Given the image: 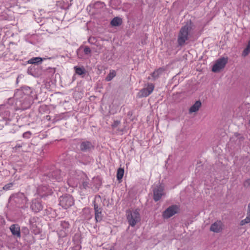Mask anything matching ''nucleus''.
Here are the masks:
<instances>
[{"label": "nucleus", "instance_id": "1", "mask_svg": "<svg viewBox=\"0 0 250 250\" xmlns=\"http://www.w3.org/2000/svg\"><path fill=\"white\" fill-rule=\"evenodd\" d=\"M32 93V90L30 87L25 86L21 90H18L15 93L14 97L17 99H19L20 102L23 104L27 102L29 104H31L32 101V97L31 94Z\"/></svg>", "mask_w": 250, "mask_h": 250}, {"label": "nucleus", "instance_id": "2", "mask_svg": "<svg viewBox=\"0 0 250 250\" xmlns=\"http://www.w3.org/2000/svg\"><path fill=\"white\" fill-rule=\"evenodd\" d=\"M192 26V23L190 21L181 28L177 39V42L179 46H183L186 42L188 40L189 31L191 30Z\"/></svg>", "mask_w": 250, "mask_h": 250}, {"label": "nucleus", "instance_id": "3", "mask_svg": "<svg viewBox=\"0 0 250 250\" xmlns=\"http://www.w3.org/2000/svg\"><path fill=\"white\" fill-rule=\"evenodd\" d=\"M9 200L13 202L19 208H23L27 202V197L24 193L18 192L10 196Z\"/></svg>", "mask_w": 250, "mask_h": 250}, {"label": "nucleus", "instance_id": "4", "mask_svg": "<svg viewBox=\"0 0 250 250\" xmlns=\"http://www.w3.org/2000/svg\"><path fill=\"white\" fill-rule=\"evenodd\" d=\"M126 217L129 225L131 227H134L141 220L140 213L137 209L133 211L127 210Z\"/></svg>", "mask_w": 250, "mask_h": 250}, {"label": "nucleus", "instance_id": "5", "mask_svg": "<svg viewBox=\"0 0 250 250\" xmlns=\"http://www.w3.org/2000/svg\"><path fill=\"white\" fill-rule=\"evenodd\" d=\"M74 198L70 194H65L60 197L59 205L64 209H67L74 205Z\"/></svg>", "mask_w": 250, "mask_h": 250}, {"label": "nucleus", "instance_id": "6", "mask_svg": "<svg viewBox=\"0 0 250 250\" xmlns=\"http://www.w3.org/2000/svg\"><path fill=\"white\" fill-rule=\"evenodd\" d=\"M153 200L155 202L159 201L161 198L165 195L164 186L162 184L157 185L153 189Z\"/></svg>", "mask_w": 250, "mask_h": 250}, {"label": "nucleus", "instance_id": "7", "mask_svg": "<svg viewBox=\"0 0 250 250\" xmlns=\"http://www.w3.org/2000/svg\"><path fill=\"white\" fill-rule=\"evenodd\" d=\"M179 208L176 205H173L168 207L162 214L164 219H168L178 212Z\"/></svg>", "mask_w": 250, "mask_h": 250}, {"label": "nucleus", "instance_id": "8", "mask_svg": "<svg viewBox=\"0 0 250 250\" xmlns=\"http://www.w3.org/2000/svg\"><path fill=\"white\" fill-rule=\"evenodd\" d=\"M228 62V58L224 57L218 59L213 65L212 71L213 72H218L224 68Z\"/></svg>", "mask_w": 250, "mask_h": 250}, {"label": "nucleus", "instance_id": "9", "mask_svg": "<svg viewBox=\"0 0 250 250\" xmlns=\"http://www.w3.org/2000/svg\"><path fill=\"white\" fill-rule=\"evenodd\" d=\"M94 149V146L90 141H83L80 143L79 149L84 153H90Z\"/></svg>", "mask_w": 250, "mask_h": 250}, {"label": "nucleus", "instance_id": "10", "mask_svg": "<svg viewBox=\"0 0 250 250\" xmlns=\"http://www.w3.org/2000/svg\"><path fill=\"white\" fill-rule=\"evenodd\" d=\"M30 208L35 212H39L43 209V206L40 199H34L32 201Z\"/></svg>", "mask_w": 250, "mask_h": 250}, {"label": "nucleus", "instance_id": "11", "mask_svg": "<svg viewBox=\"0 0 250 250\" xmlns=\"http://www.w3.org/2000/svg\"><path fill=\"white\" fill-rule=\"evenodd\" d=\"M46 176L48 177L50 181L56 180L57 181H59L62 179L61 170L58 169H56L49 172L46 175Z\"/></svg>", "mask_w": 250, "mask_h": 250}, {"label": "nucleus", "instance_id": "12", "mask_svg": "<svg viewBox=\"0 0 250 250\" xmlns=\"http://www.w3.org/2000/svg\"><path fill=\"white\" fill-rule=\"evenodd\" d=\"M223 229V224L220 220H218L212 224L210 227L209 230L215 233H219Z\"/></svg>", "mask_w": 250, "mask_h": 250}, {"label": "nucleus", "instance_id": "13", "mask_svg": "<svg viewBox=\"0 0 250 250\" xmlns=\"http://www.w3.org/2000/svg\"><path fill=\"white\" fill-rule=\"evenodd\" d=\"M94 209L95 211V218L97 222H101L103 219V215L102 214V208L99 207L96 203L95 201H93Z\"/></svg>", "mask_w": 250, "mask_h": 250}, {"label": "nucleus", "instance_id": "14", "mask_svg": "<svg viewBox=\"0 0 250 250\" xmlns=\"http://www.w3.org/2000/svg\"><path fill=\"white\" fill-rule=\"evenodd\" d=\"M10 230L14 236L20 238L21 230L20 226L18 224H13L10 227Z\"/></svg>", "mask_w": 250, "mask_h": 250}, {"label": "nucleus", "instance_id": "15", "mask_svg": "<svg viewBox=\"0 0 250 250\" xmlns=\"http://www.w3.org/2000/svg\"><path fill=\"white\" fill-rule=\"evenodd\" d=\"M80 234L79 233H76L73 237V241L75 245L73 247V250H81L82 247L80 244Z\"/></svg>", "mask_w": 250, "mask_h": 250}, {"label": "nucleus", "instance_id": "16", "mask_svg": "<svg viewBox=\"0 0 250 250\" xmlns=\"http://www.w3.org/2000/svg\"><path fill=\"white\" fill-rule=\"evenodd\" d=\"M165 69L164 67H160L155 70L151 75L154 80L158 79L160 75L165 71Z\"/></svg>", "mask_w": 250, "mask_h": 250}, {"label": "nucleus", "instance_id": "17", "mask_svg": "<svg viewBox=\"0 0 250 250\" xmlns=\"http://www.w3.org/2000/svg\"><path fill=\"white\" fill-rule=\"evenodd\" d=\"M30 225V229L34 231L35 234L39 232V229H37V226L35 223L36 222V218L33 217L31 218L29 221Z\"/></svg>", "mask_w": 250, "mask_h": 250}, {"label": "nucleus", "instance_id": "18", "mask_svg": "<svg viewBox=\"0 0 250 250\" xmlns=\"http://www.w3.org/2000/svg\"><path fill=\"white\" fill-rule=\"evenodd\" d=\"M201 106V102L200 101H197L195 104L189 108V112H197Z\"/></svg>", "mask_w": 250, "mask_h": 250}, {"label": "nucleus", "instance_id": "19", "mask_svg": "<svg viewBox=\"0 0 250 250\" xmlns=\"http://www.w3.org/2000/svg\"><path fill=\"white\" fill-rule=\"evenodd\" d=\"M122 19L119 17L114 18L110 22V24L113 26H119L122 24Z\"/></svg>", "mask_w": 250, "mask_h": 250}, {"label": "nucleus", "instance_id": "20", "mask_svg": "<svg viewBox=\"0 0 250 250\" xmlns=\"http://www.w3.org/2000/svg\"><path fill=\"white\" fill-rule=\"evenodd\" d=\"M45 58H42L41 57H34L30 59L28 62L29 63L38 64L42 62L43 60H45Z\"/></svg>", "mask_w": 250, "mask_h": 250}, {"label": "nucleus", "instance_id": "21", "mask_svg": "<svg viewBox=\"0 0 250 250\" xmlns=\"http://www.w3.org/2000/svg\"><path fill=\"white\" fill-rule=\"evenodd\" d=\"M60 225L62 228L64 229L63 231L66 234L70 226L69 222L65 221H61Z\"/></svg>", "mask_w": 250, "mask_h": 250}, {"label": "nucleus", "instance_id": "22", "mask_svg": "<svg viewBox=\"0 0 250 250\" xmlns=\"http://www.w3.org/2000/svg\"><path fill=\"white\" fill-rule=\"evenodd\" d=\"M89 180L87 176L86 175L84 174L82 185L83 188L86 189L87 188L89 187Z\"/></svg>", "mask_w": 250, "mask_h": 250}, {"label": "nucleus", "instance_id": "23", "mask_svg": "<svg viewBox=\"0 0 250 250\" xmlns=\"http://www.w3.org/2000/svg\"><path fill=\"white\" fill-rule=\"evenodd\" d=\"M124 174V169L123 168H119L117 170V178L118 180H120L123 178Z\"/></svg>", "mask_w": 250, "mask_h": 250}, {"label": "nucleus", "instance_id": "24", "mask_svg": "<svg viewBox=\"0 0 250 250\" xmlns=\"http://www.w3.org/2000/svg\"><path fill=\"white\" fill-rule=\"evenodd\" d=\"M250 53V40H249L246 48L243 50L242 55L244 57L247 56Z\"/></svg>", "mask_w": 250, "mask_h": 250}, {"label": "nucleus", "instance_id": "25", "mask_svg": "<svg viewBox=\"0 0 250 250\" xmlns=\"http://www.w3.org/2000/svg\"><path fill=\"white\" fill-rule=\"evenodd\" d=\"M74 69L75 70V72L76 74L81 75L84 73L85 69L83 68H81L78 66H75Z\"/></svg>", "mask_w": 250, "mask_h": 250}, {"label": "nucleus", "instance_id": "26", "mask_svg": "<svg viewBox=\"0 0 250 250\" xmlns=\"http://www.w3.org/2000/svg\"><path fill=\"white\" fill-rule=\"evenodd\" d=\"M47 189V188L45 186L39 187L38 188V191L39 193L42 194V196H45L48 192H46L45 190Z\"/></svg>", "mask_w": 250, "mask_h": 250}, {"label": "nucleus", "instance_id": "27", "mask_svg": "<svg viewBox=\"0 0 250 250\" xmlns=\"http://www.w3.org/2000/svg\"><path fill=\"white\" fill-rule=\"evenodd\" d=\"M116 75L115 72L114 70L110 72L106 76L105 80L107 82L110 81Z\"/></svg>", "mask_w": 250, "mask_h": 250}, {"label": "nucleus", "instance_id": "28", "mask_svg": "<svg viewBox=\"0 0 250 250\" xmlns=\"http://www.w3.org/2000/svg\"><path fill=\"white\" fill-rule=\"evenodd\" d=\"M104 3L100 1L95 2L93 5V7L95 9H99L103 8L104 6Z\"/></svg>", "mask_w": 250, "mask_h": 250}, {"label": "nucleus", "instance_id": "29", "mask_svg": "<svg viewBox=\"0 0 250 250\" xmlns=\"http://www.w3.org/2000/svg\"><path fill=\"white\" fill-rule=\"evenodd\" d=\"M139 94H140V97H147L150 95L145 88L141 89L139 92Z\"/></svg>", "mask_w": 250, "mask_h": 250}, {"label": "nucleus", "instance_id": "30", "mask_svg": "<svg viewBox=\"0 0 250 250\" xmlns=\"http://www.w3.org/2000/svg\"><path fill=\"white\" fill-rule=\"evenodd\" d=\"M145 88L147 90L149 94H150L154 90V86L152 83H148L147 87Z\"/></svg>", "mask_w": 250, "mask_h": 250}, {"label": "nucleus", "instance_id": "31", "mask_svg": "<svg viewBox=\"0 0 250 250\" xmlns=\"http://www.w3.org/2000/svg\"><path fill=\"white\" fill-rule=\"evenodd\" d=\"M250 222V217L248 216L246 217V218L245 219H243L241 221L240 225L241 226H243L245 225L246 224H248Z\"/></svg>", "mask_w": 250, "mask_h": 250}, {"label": "nucleus", "instance_id": "32", "mask_svg": "<svg viewBox=\"0 0 250 250\" xmlns=\"http://www.w3.org/2000/svg\"><path fill=\"white\" fill-rule=\"evenodd\" d=\"M84 53L85 55H89L91 53V49L88 46H85L83 50Z\"/></svg>", "mask_w": 250, "mask_h": 250}, {"label": "nucleus", "instance_id": "33", "mask_svg": "<svg viewBox=\"0 0 250 250\" xmlns=\"http://www.w3.org/2000/svg\"><path fill=\"white\" fill-rule=\"evenodd\" d=\"M13 186V184L12 183H8L5 185L3 187V189L5 190H9Z\"/></svg>", "mask_w": 250, "mask_h": 250}, {"label": "nucleus", "instance_id": "34", "mask_svg": "<svg viewBox=\"0 0 250 250\" xmlns=\"http://www.w3.org/2000/svg\"><path fill=\"white\" fill-rule=\"evenodd\" d=\"M243 186L245 188H248L250 186V179L246 180L243 184Z\"/></svg>", "mask_w": 250, "mask_h": 250}, {"label": "nucleus", "instance_id": "35", "mask_svg": "<svg viewBox=\"0 0 250 250\" xmlns=\"http://www.w3.org/2000/svg\"><path fill=\"white\" fill-rule=\"evenodd\" d=\"M31 135V133L30 131L24 132L22 134V136L24 138H29Z\"/></svg>", "mask_w": 250, "mask_h": 250}, {"label": "nucleus", "instance_id": "36", "mask_svg": "<svg viewBox=\"0 0 250 250\" xmlns=\"http://www.w3.org/2000/svg\"><path fill=\"white\" fill-rule=\"evenodd\" d=\"M121 122L120 121H114L113 124L112 125V127L113 128L117 127L120 124Z\"/></svg>", "mask_w": 250, "mask_h": 250}, {"label": "nucleus", "instance_id": "37", "mask_svg": "<svg viewBox=\"0 0 250 250\" xmlns=\"http://www.w3.org/2000/svg\"><path fill=\"white\" fill-rule=\"evenodd\" d=\"M21 231L23 233H24L25 235L28 234L29 232V229L27 227H23L22 228Z\"/></svg>", "mask_w": 250, "mask_h": 250}, {"label": "nucleus", "instance_id": "38", "mask_svg": "<svg viewBox=\"0 0 250 250\" xmlns=\"http://www.w3.org/2000/svg\"><path fill=\"white\" fill-rule=\"evenodd\" d=\"M5 224V220L4 218L0 216V227L3 226Z\"/></svg>", "mask_w": 250, "mask_h": 250}, {"label": "nucleus", "instance_id": "39", "mask_svg": "<svg viewBox=\"0 0 250 250\" xmlns=\"http://www.w3.org/2000/svg\"><path fill=\"white\" fill-rule=\"evenodd\" d=\"M22 147V145H20V144H17L14 147V148H15L16 149H17V148H21Z\"/></svg>", "mask_w": 250, "mask_h": 250}, {"label": "nucleus", "instance_id": "40", "mask_svg": "<svg viewBox=\"0 0 250 250\" xmlns=\"http://www.w3.org/2000/svg\"><path fill=\"white\" fill-rule=\"evenodd\" d=\"M247 216L250 217V208H249V206H248V211L247 213Z\"/></svg>", "mask_w": 250, "mask_h": 250}, {"label": "nucleus", "instance_id": "41", "mask_svg": "<svg viewBox=\"0 0 250 250\" xmlns=\"http://www.w3.org/2000/svg\"><path fill=\"white\" fill-rule=\"evenodd\" d=\"M92 39H93V40H94V38H90L89 39H88V42H90V43H91L92 42Z\"/></svg>", "mask_w": 250, "mask_h": 250}, {"label": "nucleus", "instance_id": "42", "mask_svg": "<svg viewBox=\"0 0 250 250\" xmlns=\"http://www.w3.org/2000/svg\"><path fill=\"white\" fill-rule=\"evenodd\" d=\"M239 139H240V141H243L244 139V138L243 137V136H241L240 138H239Z\"/></svg>", "mask_w": 250, "mask_h": 250}, {"label": "nucleus", "instance_id": "43", "mask_svg": "<svg viewBox=\"0 0 250 250\" xmlns=\"http://www.w3.org/2000/svg\"><path fill=\"white\" fill-rule=\"evenodd\" d=\"M4 107V105H0V110L1 109V108H3Z\"/></svg>", "mask_w": 250, "mask_h": 250}, {"label": "nucleus", "instance_id": "44", "mask_svg": "<svg viewBox=\"0 0 250 250\" xmlns=\"http://www.w3.org/2000/svg\"><path fill=\"white\" fill-rule=\"evenodd\" d=\"M51 70H52V71L53 73H54V72H55V69H54V68H53V69H51Z\"/></svg>", "mask_w": 250, "mask_h": 250}, {"label": "nucleus", "instance_id": "45", "mask_svg": "<svg viewBox=\"0 0 250 250\" xmlns=\"http://www.w3.org/2000/svg\"><path fill=\"white\" fill-rule=\"evenodd\" d=\"M249 208H250V203L249 204Z\"/></svg>", "mask_w": 250, "mask_h": 250}, {"label": "nucleus", "instance_id": "46", "mask_svg": "<svg viewBox=\"0 0 250 250\" xmlns=\"http://www.w3.org/2000/svg\"><path fill=\"white\" fill-rule=\"evenodd\" d=\"M18 79H19V77H18L17 79V82H18Z\"/></svg>", "mask_w": 250, "mask_h": 250}]
</instances>
